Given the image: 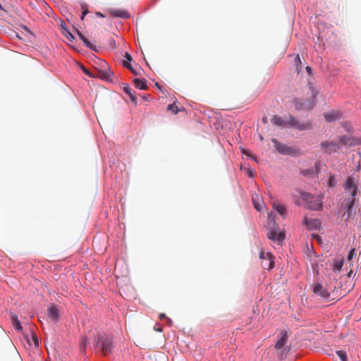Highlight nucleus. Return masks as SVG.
<instances>
[{
  "instance_id": "1",
  "label": "nucleus",
  "mask_w": 361,
  "mask_h": 361,
  "mask_svg": "<svg viewBox=\"0 0 361 361\" xmlns=\"http://www.w3.org/2000/svg\"><path fill=\"white\" fill-rule=\"evenodd\" d=\"M317 94L318 90L314 87L312 83L308 82L302 87L300 96L293 99L295 109L298 111L310 110L314 105V102Z\"/></svg>"
},
{
  "instance_id": "2",
  "label": "nucleus",
  "mask_w": 361,
  "mask_h": 361,
  "mask_svg": "<svg viewBox=\"0 0 361 361\" xmlns=\"http://www.w3.org/2000/svg\"><path fill=\"white\" fill-rule=\"evenodd\" d=\"M94 339V347L102 350L104 355H107L112 352L114 345L111 336L102 333L98 334Z\"/></svg>"
},
{
  "instance_id": "3",
  "label": "nucleus",
  "mask_w": 361,
  "mask_h": 361,
  "mask_svg": "<svg viewBox=\"0 0 361 361\" xmlns=\"http://www.w3.org/2000/svg\"><path fill=\"white\" fill-rule=\"evenodd\" d=\"M288 334L286 331H282L280 333V338L275 345V348L278 350V356L283 358L288 353V349L285 344L288 340Z\"/></svg>"
},
{
  "instance_id": "4",
  "label": "nucleus",
  "mask_w": 361,
  "mask_h": 361,
  "mask_svg": "<svg viewBox=\"0 0 361 361\" xmlns=\"http://www.w3.org/2000/svg\"><path fill=\"white\" fill-rule=\"evenodd\" d=\"M320 147L324 153L332 154L338 152L341 148L338 141H324L321 142Z\"/></svg>"
},
{
  "instance_id": "5",
  "label": "nucleus",
  "mask_w": 361,
  "mask_h": 361,
  "mask_svg": "<svg viewBox=\"0 0 361 361\" xmlns=\"http://www.w3.org/2000/svg\"><path fill=\"white\" fill-rule=\"evenodd\" d=\"M271 142L278 152L286 155H295L296 150L289 146L280 143L276 138H272Z\"/></svg>"
},
{
  "instance_id": "6",
  "label": "nucleus",
  "mask_w": 361,
  "mask_h": 361,
  "mask_svg": "<svg viewBox=\"0 0 361 361\" xmlns=\"http://www.w3.org/2000/svg\"><path fill=\"white\" fill-rule=\"evenodd\" d=\"M343 187L345 191L350 194V197H356L357 192V185L356 180L353 177L348 176Z\"/></svg>"
},
{
  "instance_id": "7",
  "label": "nucleus",
  "mask_w": 361,
  "mask_h": 361,
  "mask_svg": "<svg viewBox=\"0 0 361 361\" xmlns=\"http://www.w3.org/2000/svg\"><path fill=\"white\" fill-rule=\"evenodd\" d=\"M303 200L308 202V208L311 210H319L322 208V201L319 198H314L310 194H302Z\"/></svg>"
},
{
  "instance_id": "8",
  "label": "nucleus",
  "mask_w": 361,
  "mask_h": 361,
  "mask_svg": "<svg viewBox=\"0 0 361 361\" xmlns=\"http://www.w3.org/2000/svg\"><path fill=\"white\" fill-rule=\"evenodd\" d=\"M272 121L274 123L278 126L281 127H288V126H293V127H298V122L293 119L290 118L289 120L283 119L281 117L279 116L278 115H274L272 118Z\"/></svg>"
},
{
  "instance_id": "9",
  "label": "nucleus",
  "mask_w": 361,
  "mask_h": 361,
  "mask_svg": "<svg viewBox=\"0 0 361 361\" xmlns=\"http://www.w3.org/2000/svg\"><path fill=\"white\" fill-rule=\"evenodd\" d=\"M338 142L342 145L347 147H352L357 145H361V138L354 137L351 135H343L338 138Z\"/></svg>"
},
{
  "instance_id": "10",
  "label": "nucleus",
  "mask_w": 361,
  "mask_h": 361,
  "mask_svg": "<svg viewBox=\"0 0 361 361\" xmlns=\"http://www.w3.org/2000/svg\"><path fill=\"white\" fill-rule=\"evenodd\" d=\"M313 293L322 299L329 300L331 298L330 292L321 283H316L313 286Z\"/></svg>"
},
{
  "instance_id": "11",
  "label": "nucleus",
  "mask_w": 361,
  "mask_h": 361,
  "mask_svg": "<svg viewBox=\"0 0 361 361\" xmlns=\"http://www.w3.org/2000/svg\"><path fill=\"white\" fill-rule=\"evenodd\" d=\"M355 197H348L345 202V213L347 214V219L354 218L356 212L354 208L355 202Z\"/></svg>"
},
{
  "instance_id": "12",
  "label": "nucleus",
  "mask_w": 361,
  "mask_h": 361,
  "mask_svg": "<svg viewBox=\"0 0 361 361\" xmlns=\"http://www.w3.org/2000/svg\"><path fill=\"white\" fill-rule=\"evenodd\" d=\"M268 238L274 241H283L285 239L284 231H278L277 228L270 229L267 234Z\"/></svg>"
},
{
  "instance_id": "13",
  "label": "nucleus",
  "mask_w": 361,
  "mask_h": 361,
  "mask_svg": "<svg viewBox=\"0 0 361 361\" xmlns=\"http://www.w3.org/2000/svg\"><path fill=\"white\" fill-rule=\"evenodd\" d=\"M259 258L263 260H267L269 261L267 269L271 270L274 267V257L271 252H267L265 253L263 250L260 251L259 253Z\"/></svg>"
},
{
  "instance_id": "14",
  "label": "nucleus",
  "mask_w": 361,
  "mask_h": 361,
  "mask_svg": "<svg viewBox=\"0 0 361 361\" xmlns=\"http://www.w3.org/2000/svg\"><path fill=\"white\" fill-rule=\"evenodd\" d=\"M109 14L113 17H118L121 18H129L130 14L127 11L122 9L112 8L109 10Z\"/></svg>"
},
{
  "instance_id": "15",
  "label": "nucleus",
  "mask_w": 361,
  "mask_h": 361,
  "mask_svg": "<svg viewBox=\"0 0 361 361\" xmlns=\"http://www.w3.org/2000/svg\"><path fill=\"white\" fill-rule=\"evenodd\" d=\"M303 223L309 230L317 229L320 226V221L318 219H310L307 217H304Z\"/></svg>"
},
{
  "instance_id": "16",
  "label": "nucleus",
  "mask_w": 361,
  "mask_h": 361,
  "mask_svg": "<svg viewBox=\"0 0 361 361\" xmlns=\"http://www.w3.org/2000/svg\"><path fill=\"white\" fill-rule=\"evenodd\" d=\"M49 317L54 322H56L59 318V311L56 306L51 305L48 309Z\"/></svg>"
},
{
  "instance_id": "17",
  "label": "nucleus",
  "mask_w": 361,
  "mask_h": 361,
  "mask_svg": "<svg viewBox=\"0 0 361 361\" xmlns=\"http://www.w3.org/2000/svg\"><path fill=\"white\" fill-rule=\"evenodd\" d=\"M124 92L129 96L130 100L135 104H137V98L135 95V92L133 91V90L129 86H126L123 88Z\"/></svg>"
},
{
  "instance_id": "18",
  "label": "nucleus",
  "mask_w": 361,
  "mask_h": 361,
  "mask_svg": "<svg viewBox=\"0 0 361 361\" xmlns=\"http://www.w3.org/2000/svg\"><path fill=\"white\" fill-rule=\"evenodd\" d=\"M77 34L87 47L92 50H96V47L93 45L79 30H77Z\"/></svg>"
},
{
  "instance_id": "19",
  "label": "nucleus",
  "mask_w": 361,
  "mask_h": 361,
  "mask_svg": "<svg viewBox=\"0 0 361 361\" xmlns=\"http://www.w3.org/2000/svg\"><path fill=\"white\" fill-rule=\"evenodd\" d=\"M273 207L283 218L286 216V207L283 205H282V204H281L279 203L274 202Z\"/></svg>"
},
{
  "instance_id": "20",
  "label": "nucleus",
  "mask_w": 361,
  "mask_h": 361,
  "mask_svg": "<svg viewBox=\"0 0 361 361\" xmlns=\"http://www.w3.org/2000/svg\"><path fill=\"white\" fill-rule=\"evenodd\" d=\"M343 259H335L332 264V270L334 272L340 271L343 267Z\"/></svg>"
},
{
  "instance_id": "21",
  "label": "nucleus",
  "mask_w": 361,
  "mask_h": 361,
  "mask_svg": "<svg viewBox=\"0 0 361 361\" xmlns=\"http://www.w3.org/2000/svg\"><path fill=\"white\" fill-rule=\"evenodd\" d=\"M134 84H135V87L138 88L140 90L147 89L146 81L144 80H141L140 78H136L134 80Z\"/></svg>"
},
{
  "instance_id": "22",
  "label": "nucleus",
  "mask_w": 361,
  "mask_h": 361,
  "mask_svg": "<svg viewBox=\"0 0 361 361\" xmlns=\"http://www.w3.org/2000/svg\"><path fill=\"white\" fill-rule=\"evenodd\" d=\"M11 320H12V322H13V326H14V328L16 329H17V330H21L22 329V326H21L20 322L18 320V317L16 315H12Z\"/></svg>"
},
{
  "instance_id": "23",
  "label": "nucleus",
  "mask_w": 361,
  "mask_h": 361,
  "mask_svg": "<svg viewBox=\"0 0 361 361\" xmlns=\"http://www.w3.org/2000/svg\"><path fill=\"white\" fill-rule=\"evenodd\" d=\"M61 27L63 30L62 32H63V35L66 37V38L68 40L72 42L75 39L73 34L71 32H70L65 26H63V24H61Z\"/></svg>"
},
{
  "instance_id": "24",
  "label": "nucleus",
  "mask_w": 361,
  "mask_h": 361,
  "mask_svg": "<svg viewBox=\"0 0 361 361\" xmlns=\"http://www.w3.org/2000/svg\"><path fill=\"white\" fill-rule=\"evenodd\" d=\"M252 202H253V204H254V207L257 210V211H261L262 209V204H260V198L259 197H252Z\"/></svg>"
},
{
  "instance_id": "25",
  "label": "nucleus",
  "mask_w": 361,
  "mask_h": 361,
  "mask_svg": "<svg viewBox=\"0 0 361 361\" xmlns=\"http://www.w3.org/2000/svg\"><path fill=\"white\" fill-rule=\"evenodd\" d=\"M339 114H324L326 121L331 122L339 118Z\"/></svg>"
},
{
  "instance_id": "26",
  "label": "nucleus",
  "mask_w": 361,
  "mask_h": 361,
  "mask_svg": "<svg viewBox=\"0 0 361 361\" xmlns=\"http://www.w3.org/2000/svg\"><path fill=\"white\" fill-rule=\"evenodd\" d=\"M336 354L340 357L341 361H347L348 360L347 355H346V353L345 351L338 350V351H336Z\"/></svg>"
},
{
  "instance_id": "27",
  "label": "nucleus",
  "mask_w": 361,
  "mask_h": 361,
  "mask_svg": "<svg viewBox=\"0 0 361 361\" xmlns=\"http://www.w3.org/2000/svg\"><path fill=\"white\" fill-rule=\"evenodd\" d=\"M87 342H88V340H87V337L84 336L82 338L81 342H80V350H81L85 351V349Z\"/></svg>"
},
{
  "instance_id": "28",
  "label": "nucleus",
  "mask_w": 361,
  "mask_h": 361,
  "mask_svg": "<svg viewBox=\"0 0 361 361\" xmlns=\"http://www.w3.org/2000/svg\"><path fill=\"white\" fill-rule=\"evenodd\" d=\"M295 63L298 71L299 72L300 71L299 66H300V68H301L302 62H301V60H300V56L298 54L295 58Z\"/></svg>"
},
{
  "instance_id": "29",
  "label": "nucleus",
  "mask_w": 361,
  "mask_h": 361,
  "mask_svg": "<svg viewBox=\"0 0 361 361\" xmlns=\"http://www.w3.org/2000/svg\"><path fill=\"white\" fill-rule=\"evenodd\" d=\"M167 110L175 113H178L180 111L175 104H169L168 106Z\"/></svg>"
},
{
  "instance_id": "30",
  "label": "nucleus",
  "mask_w": 361,
  "mask_h": 361,
  "mask_svg": "<svg viewBox=\"0 0 361 361\" xmlns=\"http://www.w3.org/2000/svg\"><path fill=\"white\" fill-rule=\"evenodd\" d=\"M32 341L35 346L37 347L39 345L38 338L36 335L32 334Z\"/></svg>"
},
{
  "instance_id": "31",
  "label": "nucleus",
  "mask_w": 361,
  "mask_h": 361,
  "mask_svg": "<svg viewBox=\"0 0 361 361\" xmlns=\"http://www.w3.org/2000/svg\"><path fill=\"white\" fill-rule=\"evenodd\" d=\"M300 173L302 174L303 176H308V175L313 173V170L312 169L302 170L300 171Z\"/></svg>"
},
{
  "instance_id": "32",
  "label": "nucleus",
  "mask_w": 361,
  "mask_h": 361,
  "mask_svg": "<svg viewBox=\"0 0 361 361\" xmlns=\"http://www.w3.org/2000/svg\"><path fill=\"white\" fill-rule=\"evenodd\" d=\"M355 255V248H353L348 253V260H351L354 256Z\"/></svg>"
},
{
  "instance_id": "33",
  "label": "nucleus",
  "mask_w": 361,
  "mask_h": 361,
  "mask_svg": "<svg viewBox=\"0 0 361 361\" xmlns=\"http://www.w3.org/2000/svg\"><path fill=\"white\" fill-rule=\"evenodd\" d=\"M130 61H123L122 62V64H123V66L124 67L127 68L128 69H129V70H132V68H133V67H132V66H131V64H130Z\"/></svg>"
},
{
  "instance_id": "34",
  "label": "nucleus",
  "mask_w": 361,
  "mask_h": 361,
  "mask_svg": "<svg viewBox=\"0 0 361 361\" xmlns=\"http://www.w3.org/2000/svg\"><path fill=\"white\" fill-rule=\"evenodd\" d=\"M241 152H242L243 154H245V155H246V156H247V157H252V154H251V153H250V152L249 150L246 149H243V148H242V149H241Z\"/></svg>"
},
{
  "instance_id": "35",
  "label": "nucleus",
  "mask_w": 361,
  "mask_h": 361,
  "mask_svg": "<svg viewBox=\"0 0 361 361\" xmlns=\"http://www.w3.org/2000/svg\"><path fill=\"white\" fill-rule=\"evenodd\" d=\"M125 58L127 59L128 61H131L133 60L132 56L128 52L125 54Z\"/></svg>"
},
{
  "instance_id": "36",
  "label": "nucleus",
  "mask_w": 361,
  "mask_h": 361,
  "mask_svg": "<svg viewBox=\"0 0 361 361\" xmlns=\"http://www.w3.org/2000/svg\"><path fill=\"white\" fill-rule=\"evenodd\" d=\"M334 178L333 177H331L329 180V186H331V187L334 186Z\"/></svg>"
},
{
  "instance_id": "37",
  "label": "nucleus",
  "mask_w": 361,
  "mask_h": 361,
  "mask_svg": "<svg viewBox=\"0 0 361 361\" xmlns=\"http://www.w3.org/2000/svg\"><path fill=\"white\" fill-rule=\"evenodd\" d=\"M268 263H269V261L267 260H263L262 262V266L264 269H267V267H268Z\"/></svg>"
},
{
  "instance_id": "38",
  "label": "nucleus",
  "mask_w": 361,
  "mask_h": 361,
  "mask_svg": "<svg viewBox=\"0 0 361 361\" xmlns=\"http://www.w3.org/2000/svg\"><path fill=\"white\" fill-rule=\"evenodd\" d=\"M88 10H84L82 13L81 19L83 20L84 17L88 13Z\"/></svg>"
},
{
  "instance_id": "39",
  "label": "nucleus",
  "mask_w": 361,
  "mask_h": 361,
  "mask_svg": "<svg viewBox=\"0 0 361 361\" xmlns=\"http://www.w3.org/2000/svg\"><path fill=\"white\" fill-rule=\"evenodd\" d=\"M255 172L254 171H252V170H249V171H248V176H249L250 177H254V176H255Z\"/></svg>"
},
{
  "instance_id": "40",
  "label": "nucleus",
  "mask_w": 361,
  "mask_h": 361,
  "mask_svg": "<svg viewBox=\"0 0 361 361\" xmlns=\"http://www.w3.org/2000/svg\"><path fill=\"white\" fill-rule=\"evenodd\" d=\"M305 70L310 75L311 74L312 68L310 66H306Z\"/></svg>"
},
{
  "instance_id": "41",
  "label": "nucleus",
  "mask_w": 361,
  "mask_h": 361,
  "mask_svg": "<svg viewBox=\"0 0 361 361\" xmlns=\"http://www.w3.org/2000/svg\"><path fill=\"white\" fill-rule=\"evenodd\" d=\"M96 16H98V17H100V18H104V15L102 14L101 12H97L96 13Z\"/></svg>"
},
{
  "instance_id": "42",
  "label": "nucleus",
  "mask_w": 361,
  "mask_h": 361,
  "mask_svg": "<svg viewBox=\"0 0 361 361\" xmlns=\"http://www.w3.org/2000/svg\"><path fill=\"white\" fill-rule=\"evenodd\" d=\"M159 318L160 319H164V318H166V314H165L164 313H161V314H160L159 315Z\"/></svg>"
},
{
  "instance_id": "43",
  "label": "nucleus",
  "mask_w": 361,
  "mask_h": 361,
  "mask_svg": "<svg viewBox=\"0 0 361 361\" xmlns=\"http://www.w3.org/2000/svg\"><path fill=\"white\" fill-rule=\"evenodd\" d=\"M134 75H138V73L134 70L133 68H132V70H130Z\"/></svg>"
},
{
  "instance_id": "44",
  "label": "nucleus",
  "mask_w": 361,
  "mask_h": 361,
  "mask_svg": "<svg viewBox=\"0 0 361 361\" xmlns=\"http://www.w3.org/2000/svg\"><path fill=\"white\" fill-rule=\"evenodd\" d=\"M111 45L112 47L114 48L116 47V43H115V41L114 40H112L111 42Z\"/></svg>"
},
{
  "instance_id": "45",
  "label": "nucleus",
  "mask_w": 361,
  "mask_h": 361,
  "mask_svg": "<svg viewBox=\"0 0 361 361\" xmlns=\"http://www.w3.org/2000/svg\"><path fill=\"white\" fill-rule=\"evenodd\" d=\"M262 121H263L264 123H267V118L266 117H264L262 118Z\"/></svg>"
},
{
  "instance_id": "46",
  "label": "nucleus",
  "mask_w": 361,
  "mask_h": 361,
  "mask_svg": "<svg viewBox=\"0 0 361 361\" xmlns=\"http://www.w3.org/2000/svg\"><path fill=\"white\" fill-rule=\"evenodd\" d=\"M83 71L85 72V74L90 75V73L87 70H85V68L83 69Z\"/></svg>"
},
{
  "instance_id": "47",
  "label": "nucleus",
  "mask_w": 361,
  "mask_h": 361,
  "mask_svg": "<svg viewBox=\"0 0 361 361\" xmlns=\"http://www.w3.org/2000/svg\"><path fill=\"white\" fill-rule=\"evenodd\" d=\"M269 219H272V220L274 221V218H272L271 214H269Z\"/></svg>"
},
{
  "instance_id": "48",
  "label": "nucleus",
  "mask_w": 361,
  "mask_h": 361,
  "mask_svg": "<svg viewBox=\"0 0 361 361\" xmlns=\"http://www.w3.org/2000/svg\"><path fill=\"white\" fill-rule=\"evenodd\" d=\"M155 329L157 331H160V332L162 331V329L161 328H157V329Z\"/></svg>"
},
{
  "instance_id": "49",
  "label": "nucleus",
  "mask_w": 361,
  "mask_h": 361,
  "mask_svg": "<svg viewBox=\"0 0 361 361\" xmlns=\"http://www.w3.org/2000/svg\"><path fill=\"white\" fill-rule=\"evenodd\" d=\"M167 321L169 322V323H171V320L169 318H167Z\"/></svg>"
},
{
  "instance_id": "50",
  "label": "nucleus",
  "mask_w": 361,
  "mask_h": 361,
  "mask_svg": "<svg viewBox=\"0 0 361 361\" xmlns=\"http://www.w3.org/2000/svg\"><path fill=\"white\" fill-rule=\"evenodd\" d=\"M27 342L29 343L30 345H31L30 340H27Z\"/></svg>"
}]
</instances>
